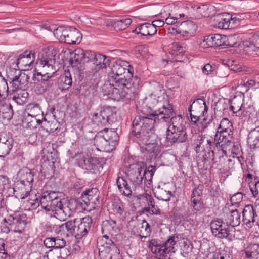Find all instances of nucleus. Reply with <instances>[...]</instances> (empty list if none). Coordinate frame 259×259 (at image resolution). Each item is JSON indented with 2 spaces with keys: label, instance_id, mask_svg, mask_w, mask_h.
Instances as JSON below:
<instances>
[{
  "label": "nucleus",
  "instance_id": "obj_1",
  "mask_svg": "<svg viewBox=\"0 0 259 259\" xmlns=\"http://www.w3.org/2000/svg\"><path fill=\"white\" fill-rule=\"evenodd\" d=\"M132 125L134 140L140 146L141 152L150 159L155 158L160 152V147L153 142L154 121L138 118L133 120Z\"/></svg>",
  "mask_w": 259,
  "mask_h": 259
},
{
  "label": "nucleus",
  "instance_id": "obj_2",
  "mask_svg": "<svg viewBox=\"0 0 259 259\" xmlns=\"http://www.w3.org/2000/svg\"><path fill=\"white\" fill-rule=\"evenodd\" d=\"M164 90L158 89L152 93L147 99L148 106L141 110L142 115L137 116L141 119H148L154 121V125L160 121L165 122L173 115V108L169 101L164 98Z\"/></svg>",
  "mask_w": 259,
  "mask_h": 259
},
{
  "label": "nucleus",
  "instance_id": "obj_3",
  "mask_svg": "<svg viewBox=\"0 0 259 259\" xmlns=\"http://www.w3.org/2000/svg\"><path fill=\"white\" fill-rule=\"evenodd\" d=\"M82 71L85 76L82 85L89 92L95 90L99 82L97 72L109 65V59L105 55L92 50H82Z\"/></svg>",
  "mask_w": 259,
  "mask_h": 259
},
{
  "label": "nucleus",
  "instance_id": "obj_4",
  "mask_svg": "<svg viewBox=\"0 0 259 259\" xmlns=\"http://www.w3.org/2000/svg\"><path fill=\"white\" fill-rule=\"evenodd\" d=\"M133 80L107 81L102 87L104 95L114 100H129L134 96Z\"/></svg>",
  "mask_w": 259,
  "mask_h": 259
},
{
  "label": "nucleus",
  "instance_id": "obj_5",
  "mask_svg": "<svg viewBox=\"0 0 259 259\" xmlns=\"http://www.w3.org/2000/svg\"><path fill=\"white\" fill-rule=\"evenodd\" d=\"M91 132L89 133V138H90ZM94 135V142H93V147L96 146L97 149L100 151L110 152L115 148V146L118 140V136L117 132L114 130L105 128L99 131L95 136ZM86 138L85 135L82 140Z\"/></svg>",
  "mask_w": 259,
  "mask_h": 259
},
{
  "label": "nucleus",
  "instance_id": "obj_6",
  "mask_svg": "<svg viewBox=\"0 0 259 259\" xmlns=\"http://www.w3.org/2000/svg\"><path fill=\"white\" fill-rule=\"evenodd\" d=\"M91 136L89 139L85 137L82 140V169L84 170V173L90 172L96 174L99 172L100 168H102V163L99 159L92 156L93 153V138L94 135L91 133Z\"/></svg>",
  "mask_w": 259,
  "mask_h": 259
},
{
  "label": "nucleus",
  "instance_id": "obj_7",
  "mask_svg": "<svg viewBox=\"0 0 259 259\" xmlns=\"http://www.w3.org/2000/svg\"><path fill=\"white\" fill-rule=\"evenodd\" d=\"M179 237L175 235L170 236L165 242L152 239L149 242V248L158 259H166L170 253L177 250V243Z\"/></svg>",
  "mask_w": 259,
  "mask_h": 259
},
{
  "label": "nucleus",
  "instance_id": "obj_8",
  "mask_svg": "<svg viewBox=\"0 0 259 259\" xmlns=\"http://www.w3.org/2000/svg\"><path fill=\"white\" fill-rule=\"evenodd\" d=\"M81 218L75 219L73 221H68L59 226L58 232L64 237H72V249L74 253L80 250V241L81 239Z\"/></svg>",
  "mask_w": 259,
  "mask_h": 259
},
{
  "label": "nucleus",
  "instance_id": "obj_9",
  "mask_svg": "<svg viewBox=\"0 0 259 259\" xmlns=\"http://www.w3.org/2000/svg\"><path fill=\"white\" fill-rule=\"evenodd\" d=\"M130 67L129 62L126 61L118 60L114 61L111 66L108 81L133 80V74Z\"/></svg>",
  "mask_w": 259,
  "mask_h": 259
},
{
  "label": "nucleus",
  "instance_id": "obj_10",
  "mask_svg": "<svg viewBox=\"0 0 259 259\" xmlns=\"http://www.w3.org/2000/svg\"><path fill=\"white\" fill-rule=\"evenodd\" d=\"M224 145L219 144V142H214L211 149L207 153L202 156V161L206 162L211 160L213 164L221 165L226 157V151L224 149Z\"/></svg>",
  "mask_w": 259,
  "mask_h": 259
},
{
  "label": "nucleus",
  "instance_id": "obj_11",
  "mask_svg": "<svg viewBox=\"0 0 259 259\" xmlns=\"http://www.w3.org/2000/svg\"><path fill=\"white\" fill-rule=\"evenodd\" d=\"M7 76L10 88L12 89L13 92L24 89L28 83V75L19 70H12Z\"/></svg>",
  "mask_w": 259,
  "mask_h": 259
},
{
  "label": "nucleus",
  "instance_id": "obj_12",
  "mask_svg": "<svg viewBox=\"0 0 259 259\" xmlns=\"http://www.w3.org/2000/svg\"><path fill=\"white\" fill-rule=\"evenodd\" d=\"M214 143L213 138L206 137L202 134L193 136V146L198 157L202 160V156L207 153V152L211 149Z\"/></svg>",
  "mask_w": 259,
  "mask_h": 259
},
{
  "label": "nucleus",
  "instance_id": "obj_13",
  "mask_svg": "<svg viewBox=\"0 0 259 259\" xmlns=\"http://www.w3.org/2000/svg\"><path fill=\"white\" fill-rule=\"evenodd\" d=\"M210 228L212 234L220 239L228 238L231 239L232 227L227 223L220 219L212 220L210 224Z\"/></svg>",
  "mask_w": 259,
  "mask_h": 259
},
{
  "label": "nucleus",
  "instance_id": "obj_14",
  "mask_svg": "<svg viewBox=\"0 0 259 259\" xmlns=\"http://www.w3.org/2000/svg\"><path fill=\"white\" fill-rule=\"evenodd\" d=\"M78 33V31L75 28L60 26L54 29V35L62 42L73 44L77 40Z\"/></svg>",
  "mask_w": 259,
  "mask_h": 259
},
{
  "label": "nucleus",
  "instance_id": "obj_15",
  "mask_svg": "<svg viewBox=\"0 0 259 259\" xmlns=\"http://www.w3.org/2000/svg\"><path fill=\"white\" fill-rule=\"evenodd\" d=\"M116 113L111 107H104L99 113L94 115V121L98 125H106L114 122L116 119Z\"/></svg>",
  "mask_w": 259,
  "mask_h": 259
},
{
  "label": "nucleus",
  "instance_id": "obj_16",
  "mask_svg": "<svg viewBox=\"0 0 259 259\" xmlns=\"http://www.w3.org/2000/svg\"><path fill=\"white\" fill-rule=\"evenodd\" d=\"M144 164L137 163L131 164L127 170L126 175L128 180L136 187L142 185L143 176L142 175Z\"/></svg>",
  "mask_w": 259,
  "mask_h": 259
},
{
  "label": "nucleus",
  "instance_id": "obj_17",
  "mask_svg": "<svg viewBox=\"0 0 259 259\" xmlns=\"http://www.w3.org/2000/svg\"><path fill=\"white\" fill-rule=\"evenodd\" d=\"M25 218L26 215L24 214L10 215L3 221L7 222L12 231L21 233L26 224Z\"/></svg>",
  "mask_w": 259,
  "mask_h": 259
},
{
  "label": "nucleus",
  "instance_id": "obj_18",
  "mask_svg": "<svg viewBox=\"0 0 259 259\" xmlns=\"http://www.w3.org/2000/svg\"><path fill=\"white\" fill-rule=\"evenodd\" d=\"M172 29L183 37L189 38L193 36L197 30V26L194 22L187 21L180 22L179 26L175 25Z\"/></svg>",
  "mask_w": 259,
  "mask_h": 259
},
{
  "label": "nucleus",
  "instance_id": "obj_19",
  "mask_svg": "<svg viewBox=\"0 0 259 259\" xmlns=\"http://www.w3.org/2000/svg\"><path fill=\"white\" fill-rule=\"evenodd\" d=\"M243 98L241 97H235L230 101V110L233 112V114L238 117L242 115L245 116H250V113L243 106Z\"/></svg>",
  "mask_w": 259,
  "mask_h": 259
},
{
  "label": "nucleus",
  "instance_id": "obj_20",
  "mask_svg": "<svg viewBox=\"0 0 259 259\" xmlns=\"http://www.w3.org/2000/svg\"><path fill=\"white\" fill-rule=\"evenodd\" d=\"M55 55L53 53H49L40 60L38 67L41 72L45 74L54 75L56 70L54 68L53 64L55 62Z\"/></svg>",
  "mask_w": 259,
  "mask_h": 259
},
{
  "label": "nucleus",
  "instance_id": "obj_21",
  "mask_svg": "<svg viewBox=\"0 0 259 259\" xmlns=\"http://www.w3.org/2000/svg\"><path fill=\"white\" fill-rule=\"evenodd\" d=\"M34 60V53L26 51L23 53L19 55L17 59L16 65L19 69L24 67L25 69L29 70L33 66Z\"/></svg>",
  "mask_w": 259,
  "mask_h": 259
},
{
  "label": "nucleus",
  "instance_id": "obj_22",
  "mask_svg": "<svg viewBox=\"0 0 259 259\" xmlns=\"http://www.w3.org/2000/svg\"><path fill=\"white\" fill-rule=\"evenodd\" d=\"M204 186L199 184L194 188L192 191L191 201L193 204L192 206L196 211H199L203 208L202 195Z\"/></svg>",
  "mask_w": 259,
  "mask_h": 259
},
{
  "label": "nucleus",
  "instance_id": "obj_23",
  "mask_svg": "<svg viewBox=\"0 0 259 259\" xmlns=\"http://www.w3.org/2000/svg\"><path fill=\"white\" fill-rule=\"evenodd\" d=\"M254 212L252 205H246L242 211L243 221L248 227H251L258 224V219Z\"/></svg>",
  "mask_w": 259,
  "mask_h": 259
},
{
  "label": "nucleus",
  "instance_id": "obj_24",
  "mask_svg": "<svg viewBox=\"0 0 259 259\" xmlns=\"http://www.w3.org/2000/svg\"><path fill=\"white\" fill-rule=\"evenodd\" d=\"M13 144L12 138L6 135H0V157L4 158L10 153Z\"/></svg>",
  "mask_w": 259,
  "mask_h": 259
},
{
  "label": "nucleus",
  "instance_id": "obj_25",
  "mask_svg": "<svg viewBox=\"0 0 259 259\" xmlns=\"http://www.w3.org/2000/svg\"><path fill=\"white\" fill-rule=\"evenodd\" d=\"M170 184H164L161 186H159L154 193L155 196L158 199L164 201H169L172 196V190Z\"/></svg>",
  "mask_w": 259,
  "mask_h": 259
},
{
  "label": "nucleus",
  "instance_id": "obj_26",
  "mask_svg": "<svg viewBox=\"0 0 259 259\" xmlns=\"http://www.w3.org/2000/svg\"><path fill=\"white\" fill-rule=\"evenodd\" d=\"M166 139L171 144L184 142L187 139L186 131H167Z\"/></svg>",
  "mask_w": 259,
  "mask_h": 259
},
{
  "label": "nucleus",
  "instance_id": "obj_27",
  "mask_svg": "<svg viewBox=\"0 0 259 259\" xmlns=\"http://www.w3.org/2000/svg\"><path fill=\"white\" fill-rule=\"evenodd\" d=\"M60 194L61 193L58 191H47L43 192L40 196L39 202H40L41 207L47 210L52 201Z\"/></svg>",
  "mask_w": 259,
  "mask_h": 259
},
{
  "label": "nucleus",
  "instance_id": "obj_28",
  "mask_svg": "<svg viewBox=\"0 0 259 259\" xmlns=\"http://www.w3.org/2000/svg\"><path fill=\"white\" fill-rule=\"evenodd\" d=\"M233 130L229 131L218 130L213 138L214 142H219V144L228 145L230 144L233 139Z\"/></svg>",
  "mask_w": 259,
  "mask_h": 259
},
{
  "label": "nucleus",
  "instance_id": "obj_29",
  "mask_svg": "<svg viewBox=\"0 0 259 259\" xmlns=\"http://www.w3.org/2000/svg\"><path fill=\"white\" fill-rule=\"evenodd\" d=\"M208 107L206 105L204 100L201 98L195 100L192 104L190 105L189 108V111H193L195 114H200L202 116H205V114L207 112Z\"/></svg>",
  "mask_w": 259,
  "mask_h": 259
},
{
  "label": "nucleus",
  "instance_id": "obj_30",
  "mask_svg": "<svg viewBox=\"0 0 259 259\" xmlns=\"http://www.w3.org/2000/svg\"><path fill=\"white\" fill-rule=\"evenodd\" d=\"M18 180L17 182L25 184L28 188L32 187L33 174L28 168L20 170L18 173Z\"/></svg>",
  "mask_w": 259,
  "mask_h": 259
},
{
  "label": "nucleus",
  "instance_id": "obj_31",
  "mask_svg": "<svg viewBox=\"0 0 259 259\" xmlns=\"http://www.w3.org/2000/svg\"><path fill=\"white\" fill-rule=\"evenodd\" d=\"M157 29L151 23H145L137 27L134 32L137 34H140L142 36H153L156 34Z\"/></svg>",
  "mask_w": 259,
  "mask_h": 259
},
{
  "label": "nucleus",
  "instance_id": "obj_32",
  "mask_svg": "<svg viewBox=\"0 0 259 259\" xmlns=\"http://www.w3.org/2000/svg\"><path fill=\"white\" fill-rule=\"evenodd\" d=\"M32 188H28L26 185L16 182L15 184L14 195L17 198L24 199L30 194Z\"/></svg>",
  "mask_w": 259,
  "mask_h": 259
},
{
  "label": "nucleus",
  "instance_id": "obj_33",
  "mask_svg": "<svg viewBox=\"0 0 259 259\" xmlns=\"http://www.w3.org/2000/svg\"><path fill=\"white\" fill-rule=\"evenodd\" d=\"M225 221L232 227V230L240 223V214L237 209L232 210L225 212Z\"/></svg>",
  "mask_w": 259,
  "mask_h": 259
},
{
  "label": "nucleus",
  "instance_id": "obj_34",
  "mask_svg": "<svg viewBox=\"0 0 259 259\" xmlns=\"http://www.w3.org/2000/svg\"><path fill=\"white\" fill-rule=\"evenodd\" d=\"M171 124L167 131H186L185 122L183 121L181 115L172 117L170 120Z\"/></svg>",
  "mask_w": 259,
  "mask_h": 259
},
{
  "label": "nucleus",
  "instance_id": "obj_35",
  "mask_svg": "<svg viewBox=\"0 0 259 259\" xmlns=\"http://www.w3.org/2000/svg\"><path fill=\"white\" fill-rule=\"evenodd\" d=\"M222 37L218 34L208 35L204 37L203 46L205 47L215 48L221 46Z\"/></svg>",
  "mask_w": 259,
  "mask_h": 259
},
{
  "label": "nucleus",
  "instance_id": "obj_36",
  "mask_svg": "<svg viewBox=\"0 0 259 259\" xmlns=\"http://www.w3.org/2000/svg\"><path fill=\"white\" fill-rule=\"evenodd\" d=\"M116 184L120 192L126 196L132 195V189L125 179L123 177H118L116 180Z\"/></svg>",
  "mask_w": 259,
  "mask_h": 259
},
{
  "label": "nucleus",
  "instance_id": "obj_37",
  "mask_svg": "<svg viewBox=\"0 0 259 259\" xmlns=\"http://www.w3.org/2000/svg\"><path fill=\"white\" fill-rule=\"evenodd\" d=\"M97 192V189L96 188H92L89 189H86L82 194V209L90 211L91 208L87 209L83 207V205L85 204L88 206L90 204V200L92 199V197L94 194Z\"/></svg>",
  "mask_w": 259,
  "mask_h": 259
},
{
  "label": "nucleus",
  "instance_id": "obj_38",
  "mask_svg": "<svg viewBox=\"0 0 259 259\" xmlns=\"http://www.w3.org/2000/svg\"><path fill=\"white\" fill-rule=\"evenodd\" d=\"M247 141L251 148H259V126L249 133Z\"/></svg>",
  "mask_w": 259,
  "mask_h": 259
},
{
  "label": "nucleus",
  "instance_id": "obj_39",
  "mask_svg": "<svg viewBox=\"0 0 259 259\" xmlns=\"http://www.w3.org/2000/svg\"><path fill=\"white\" fill-rule=\"evenodd\" d=\"M27 110L28 111L27 115L35 118H40L42 120L46 121L44 117V112L41 111L40 106L36 104H30L28 106Z\"/></svg>",
  "mask_w": 259,
  "mask_h": 259
},
{
  "label": "nucleus",
  "instance_id": "obj_40",
  "mask_svg": "<svg viewBox=\"0 0 259 259\" xmlns=\"http://www.w3.org/2000/svg\"><path fill=\"white\" fill-rule=\"evenodd\" d=\"M28 93L25 89L16 91L12 97V100L19 105H22L28 101Z\"/></svg>",
  "mask_w": 259,
  "mask_h": 259
},
{
  "label": "nucleus",
  "instance_id": "obj_41",
  "mask_svg": "<svg viewBox=\"0 0 259 259\" xmlns=\"http://www.w3.org/2000/svg\"><path fill=\"white\" fill-rule=\"evenodd\" d=\"M42 119L35 118L31 116L26 115L23 120V123L25 127L30 129H35L37 125L42 123Z\"/></svg>",
  "mask_w": 259,
  "mask_h": 259
},
{
  "label": "nucleus",
  "instance_id": "obj_42",
  "mask_svg": "<svg viewBox=\"0 0 259 259\" xmlns=\"http://www.w3.org/2000/svg\"><path fill=\"white\" fill-rule=\"evenodd\" d=\"M246 259H259V244L249 245L245 250Z\"/></svg>",
  "mask_w": 259,
  "mask_h": 259
},
{
  "label": "nucleus",
  "instance_id": "obj_43",
  "mask_svg": "<svg viewBox=\"0 0 259 259\" xmlns=\"http://www.w3.org/2000/svg\"><path fill=\"white\" fill-rule=\"evenodd\" d=\"M132 22V20L130 18L122 19L111 22V25L115 30H122L125 29Z\"/></svg>",
  "mask_w": 259,
  "mask_h": 259
},
{
  "label": "nucleus",
  "instance_id": "obj_44",
  "mask_svg": "<svg viewBox=\"0 0 259 259\" xmlns=\"http://www.w3.org/2000/svg\"><path fill=\"white\" fill-rule=\"evenodd\" d=\"M155 167L153 166H149L146 169H143L142 175L143 176V182L145 185H150L152 182L153 176L155 171Z\"/></svg>",
  "mask_w": 259,
  "mask_h": 259
},
{
  "label": "nucleus",
  "instance_id": "obj_45",
  "mask_svg": "<svg viewBox=\"0 0 259 259\" xmlns=\"http://www.w3.org/2000/svg\"><path fill=\"white\" fill-rule=\"evenodd\" d=\"M70 209L65 204L63 207L54 211V216L60 221H64L67 217L70 215Z\"/></svg>",
  "mask_w": 259,
  "mask_h": 259
},
{
  "label": "nucleus",
  "instance_id": "obj_46",
  "mask_svg": "<svg viewBox=\"0 0 259 259\" xmlns=\"http://www.w3.org/2000/svg\"><path fill=\"white\" fill-rule=\"evenodd\" d=\"M30 197L26 202V207L28 209H36L40 205V195L37 196L36 194L32 195L30 194L29 195Z\"/></svg>",
  "mask_w": 259,
  "mask_h": 259
},
{
  "label": "nucleus",
  "instance_id": "obj_47",
  "mask_svg": "<svg viewBox=\"0 0 259 259\" xmlns=\"http://www.w3.org/2000/svg\"><path fill=\"white\" fill-rule=\"evenodd\" d=\"M118 229L116 222L113 220H105L103 222L102 230V232L105 231L109 233L113 234V231H116Z\"/></svg>",
  "mask_w": 259,
  "mask_h": 259
},
{
  "label": "nucleus",
  "instance_id": "obj_48",
  "mask_svg": "<svg viewBox=\"0 0 259 259\" xmlns=\"http://www.w3.org/2000/svg\"><path fill=\"white\" fill-rule=\"evenodd\" d=\"M231 16L229 14H223L218 18L217 27L222 29H228L230 24Z\"/></svg>",
  "mask_w": 259,
  "mask_h": 259
},
{
  "label": "nucleus",
  "instance_id": "obj_49",
  "mask_svg": "<svg viewBox=\"0 0 259 259\" xmlns=\"http://www.w3.org/2000/svg\"><path fill=\"white\" fill-rule=\"evenodd\" d=\"M0 114L4 119L10 120L13 115L12 106L10 104H4L0 107Z\"/></svg>",
  "mask_w": 259,
  "mask_h": 259
},
{
  "label": "nucleus",
  "instance_id": "obj_50",
  "mask_svg": "<svg viewBox=\"0 0 259 259\" xmlns=\"http://www.w3.org/2000/svg\"><path fill=\"white\" fill-rule=\"evenodd\" d=\"M79 50L76 49L75 50L74 55L73 57L70 60V63L72 68H76L78 71V75L80 76L81 72L80 68L81 67V56L79 54Z\"/></svg>",
  "mask_w": 259,
  "mask_h": 259
},
{
  "label": "nucleus",
  "instance_id": "obj_51",
  "mask_svg": "<svg viewBox=\"0 0 259 259\" xmlns=\"http://www.w3.org/2000/svg\"><path fill=\"white\" fill-rule=\"evenodd\" d=\"M144 199L146 200L148 207H150L151 213L153 214H160V212L157 206L155 205V201L151 195L145 194Z\"/></svg>",
  "mask_w": 259,
  "mask_h": 259
},
{
  "label": "nucleus",
  "instance_id": "obj_52",
  "mask_svg": "<svg viewBox=\"0 0 259 259\" xmlns=\"http://www.w3.org/2000/svg\"><path fill=\"white\" fill-rule=\"evenodd\" d=\"M54 81L53 80H47V81L40 82L39 84L37 85L36 89H39V93H43L52 89L54 85Z\"/></svg>",
  "mask_w": 259,
  "mask_h": 259
},
{
  "label": "nucleus",
  "instance_id": "obj_53",
  "mask_svg": "<svg viewBox=\"0 0 259 259\" xmlns=\"http://www.w3.org/2000/svg\"><path fill=\"white\" fill-rule=\"evenodd\" d=\"M63 201H64V200L60 199L59 196L58 195L57 198L50 203L49 207L48 208L47 211H55L61 207H63V206L65 205L63 204Z\"/></svg>",
  "mask_w": 259,
  "mask_h": 259
},
{
  "label": "nucleus",
  "instance_id": "obj_54",
  "mask_svg": "<svg viewBox=\"0 0 259 259\" xmlns=\"http://www.w3.org/2000/svg\"><path fill=\"white\" fill-rule=\"evenodd\" d=\"M192 247L189 241L184 240L181 244V254L184 256L186 257L189 253L191 252Z\"/></svg>",
  "mask_w": 259,
  "mask_h": 259
},
{
  "label": "nucleus",
  "instance_id": "obj_55",
  "mask_svg": "<svg viewBox=\"0 0 259 259\" xmlns=\"http://www.w3.org/2000/svg\"><path fill=\"white\" fill-rule=\"evenodd\" d=\"M233 130L232 123L227 118H223L218 127L219 131H228L229 132Z\"/></svg>",
  "mask_w": 259,
  "mask_h": 259
},
{
  "label": "nucleus",
  "instance_id": "obj_56",
  "mask_svg": "<svg viewBox=\"0 0 259 259\" xmlns=\"http://www.w3.org/2000/svg\"><path fill=\"white\" fill-rule=\"evenodd\" d=\"M53 75L52 74H48L44 73L42 72H36L35 71L34 73V77L33 79L35 80L37 79L38 81H41L42 82L44 81H47V80H51L50 78L53 76Z\"/></svg>",
  "mask_w": 259,
  "mask_h": 259
},
{
  "label": "nucleus",
  "instance_id": "obj_57",
  "mask_svg": "<svg viewBox=\"0 0 259 259\" xmlns=\"http://www.w3.org/2000/svg\"><path fill=\"white\" fill-rule=\"evenodd\" d=\"M92 224V220L91 217L88 215L82 218V224H83L84 229L82 231V236L85 235L90 230L91 226Z\"/></svg>",
  "mask_w": 259,
  "mask_h": 259
},
{
  "label": "nucleus",
  "instance_id": "obj_58",
  "mask_svg": "<svg viewBox=\"0 0 259 259\" xmlns=\"http://www.w3.org/2000/svg\"><path fill=\"white\" fill-rule=\"evenodd\" d=\"M151 230L148 222L145 220H143L141 223L140 233L143 234V237L148 236L150 235Z\"/></svg>",
  "mask_w": 259,
  "mask_h": 259
},
{
  "label": "nucleus",
  "instance_id": "obj_59",
  "mask_svg": "<svg viewBox=\"0 0 259 259\" xmlns=\"http://www.w3.org/2000/svg\"><path fill=\"white\" fill-rule=\"evenodd\" d=\"M62 82L63 88L64 89H68L72 85V80L69 71L65 72L64 76L62 77Z\"/></svg>",
  "mask_w": 259,
  "mask_h": 259
},
{
  "label": "nucleus",
  "instance_id": "obj_60",
  "mask_svg": "<svg viewBox=\"0 0 259 259\" xmlns=\"http://www.w3.org/2000/svg\"><path fill=\"white\" fill-rule=\"evenodd\" d=\"M259 184V180L257 178H255L253 180L249 183V186L250 190L254 197H256L258 194V192L257 189V187Z\"/></svg>",
  "mask_w": 259,
  "mask_h": 259
},
{
  "label": "nucleus",
  "instance_id": "obj_61",
  "mask_svg": "<svg viewBox=\"0 0 259 259\" xmlns=\"http://www.w3.org/2000/svg\"><path fill=\"white\" fill-rule=\"evenodd\" d=\"M112 209L116 213L122 215L123 209L122 204L119 200H115L112 203Z\"/></svg>",
  "mask_w": 259,
  "mask_h": 259
},
{
  "label": "nucleus",
  "instance_id": "obj_62",
  "mask_svg": "<svg viewBox=\"0 0 259 259\" xmlns=\"http://www.w3.org/2000/svg\"><path fill=\"white\" fill-rule=\"evenodd\" d=\"M9 187V180L6 176L0 175V191H4ZM0 195H2L0 194Z\"/></svg>",
  "mask_w": 259,
  "mask_h": 259
},
{
  "label": "nucleus",
  "instance_id": "obj_63",
  "mask_svg": "<svg viewBox=\"0 0 259 259\" xmlns=\"http://www.w3.org/2000/svg\"><path fill=\"white\" fill-rule=\"evenodd\" d=\"M5 244L3 240H0V259H11V256L5 249Z\"/></svg>",
  "mask_w": 259,
  "mask_h": 259
},
{
  "label": "nucleus",
  "instance_id": "obj_64",
  "mask_svg": "<svg viewBox=\"0 0 259 259\" xmlns=\"http://www.w3.org/2000/svg\"><path fill=\"white\" fill-rule=\"evenodd\" d=\"M0 91L4 95L9 92V87L7 80L2 75H0Z\"/></svg>",
  "mask_w": 259,
  "mask_h": 259
}]
</instances>
